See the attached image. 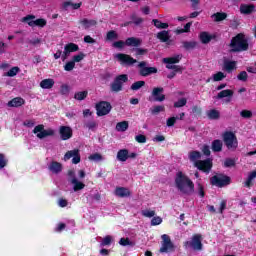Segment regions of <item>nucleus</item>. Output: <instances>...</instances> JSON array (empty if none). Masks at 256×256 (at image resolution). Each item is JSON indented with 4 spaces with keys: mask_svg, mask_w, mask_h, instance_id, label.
Instances as JSON below:
<instances>
[{
    "mask_svg": "<svg viewBox=\"0 0 256 256\" xmlns=\"http://www.w3.org/2000/svg\"><path fill=\"white\" fill-rule=\"evenodd\" d=\"M234 93L231 89L222 90L217 94L216 99H224V103H231Z\"/></svg>",
    "mask_w": 256,
    "mask_h": 256,
    "instance_id": "nucleus-14",
    "label": "nucleus"
},
{
    "mask_svg": "<svg viewBox=\"0 0 256 256\" xmlns=\"http://www.w3.org/2000/svg\"><path fill=\"white\" fill-rule=\"evenodd\" d=\"M7 166V160L5 159L4 154H0V169H3Z\"/></svg>",
    "mask_w": 256,
    "mask_h": 256,
    "instance_id": "nucleus-63",
    "label": "nucleus"
},
{
    "mask_svg": "<svg viewBox=\"0 0 256 256\" xmlns=\"http://www.w3.org/2000/svg\"><path fill=\"white\" fill-rule=\"evenodd\" d=\"M127 129H129V122H127V121L118 122L116 124V131L123 133V132L127 131Z\"/></svg>",
    "mask_w": 256,
    "mask_h": 256,
    "instance_id": "nucleus-33",
    "label": "nucleus"
},
{
    "mask_svg": "<svg viewBox=\"0 0 256 256\" xmlns=\"http://www.w3.org/2000/svg\"><path fill=\"white\" fill-rule=\"evenodd\" d=\"M114 81L120 85V87H123V83H127L129 81V76L127 74H121L117 76Z\"/></svg>",
    "mask_w": 256,
    "mask_h": 256,
    "instance_id": "nucleus-32",
    "label": "nucleus"
},
{
    "mask_svg": "<svg viewBox=\"0 0 256 256\" xmlns=\"http://www.w3.org/2000/svg\"><path fill=\"white\" fill-rule=\"evenodd\" d=\"M76 51H79V45L75 43H69L66 44L64 47V52L62 54V61H65L71 53H75Z\"/></svg>",
    "mask_w": 256,
    "mask_h": 256,
    "instance_id": "nucleus-15",
    "label": "nucleus"
},
{
    "mask_svg": "<svg viewBox=\"0 0 256 256\" xmlns=\"http://www.w3.org/2000/svg\"><path fill=\"white\" fill-rule=\"evenodd\" d=\"M48 169L51 171V173H55L57 175L63 171V165L59 162L53 161L48 166Z\"/></svg>",
    "mask_w": 256,
    "mask_h": 256,
    "instance_id": "nucleus-20",
    "label": "nucleus"
},
{
    "mask_svg": "<svg viewBox=\"0 0 256 256\" xmlns=\"http://www.w3.org/2000/svg\"><path fill=\"white\" fill-rule=\"evenodd\" d=\"M212 18L216 22L225 21V19H227V13H221V12L215 13L212 15Z\"/></svg>",
    "mask_w": 256,
    "mask_h": 256,
    "instance_id": "nucleus-40",
    "label": "nucleus"
},
{
    "mask_svg": "<svg viewBox=\"0 0 256 256\" xmlns=\"http://www.w3.org/2000/svg\"><path fill=\"white\" fill-rule=\"evenodd\" d=\"M85 127L87 129H90L91 131H93V129H97V122H95V121L86 122Z\"/></svg>",
    "mask_w": 256,
    "mask_h": 256,
    "instance_id": "nucleus-57",
    "label": "nucleus"
},
{
    "mask_svg": "<svg viewBox=\"0 0 256 256\" xmlns=\"http://www.w3.org/2000/svg\"><path fill=\"white\" fill-rule=\"evenodd\" d=\"M132 51H135L137 56L147 54V49L133 48Z\"/></svg>",
    "mask_w": 256,
    "mask_h": 256,
    "instance_id": "nucleus-62",
    "label": "nucleus"
},
{
    "mask_svg": "<svg viewBox=\"0 0 256 256\" xmlns=\"http://www.w3.org/2000/svg\"><path fill=\"white\" fill-rule=\"evenodd\" d=\"M139 67V75L142 77H149V75H153L157 73V68L156 67H147V62L142 61L138 64Z\"/></svg>",
    "mask_w": 256,
    "mask_h": 256,
    "instance_id": "nucleus-12",
    "label": "nucleus"
},
{
    "mask_svg": "<svg viewBox=\"0 0 256 256\" xmlns=\"http://www.w3.org/2000/svg\"><path fill=\"white\" fill-rule=\"evenodd\" d=\"M69 159H72L73 165H78V163H81V151L79 149L67 151L64 155L63 160L69 161Z\"/></svg>",
    "mask_w": 256,
    "mask_h": 256,
    "instance_id": "nucleus-8",
    "label": "nucleus"
},
{
    "mask_svg": "<svg viewBox=\"0 0 256 256\" xmlns=\"http://www.w3.org/2000/svg\"><path fill=\"white\" fill-rule=\"evenodd\" d=\"M33 133H35L38 137V139H45V137H52V135H55V131L53 129H47L45 130V126L43 124L37 125Z\"/></svg>",
    "mask_w": 256,
    "mask_h": 256,
    "instance_id": "nucleus-7",
    "label": "nucleus"
},
{
    "mask_svg": "<svg viewBox=\"0 0 256 256\" xmlns=\"http://www.w3.org/2000/svg\"><path fill=\"white\" fill-rule=\"evenodd\" d=\"M187 105V98H181L177 102L174 103V107L179 109L181 107H185Z\"/></svg>",
    "mask_w": 256,
    "mask_h": 256,
    "instance_id": "nucleus-47",
    "label": "nucleus"
},
{
    "mask_svg": "<svg viewBox=\"0 0 256 256\" xmlns=\"http://www.w3.org/2000/svg\"><path fill=\"white\" fill-rule=\"evenodd\" d=\"M141 87H145V81H143V80L134 82V83L131 85L130 89H131L132 91H139V89H141Z\"/></svg>",
    "mask_w": 256,
    "mask_h": 256,
    "instance_id": "nucleus-41",
    "label": "nucleus"
},
{
    "mask_svg": "<svg viewBox=\"0 0 256 256\" xmlns=\"http://www.w3.org/2000/svg\"><path fill=\"white\" fill-rule=\"evenodd\" d=\"M33 19H35V15H27L22 18V23H27L29 25V23H34L35 20Z\"/></svg>",
    "mask_w": 256,
    "mask_h": 256,
    "instance_id": "nucleus-54",
    "label": "nucleus"
},
{
    "mask_svg": "<svg viewBox=\"0 0 256 256\" xmlns=\"http://www.w3.org/2000/svg\"><path fill=\"white\" fill-rule=\"evenodd\" d=\"M185 249H193V251H203V236L195 234L191 240L184 242Z\"/></svg>",
    "mask_w": 256,
    "mask_h": 256,
    "instance_id": "nucleus-4",
    "label": "nucleus"
},
{
    "mask_svg": "<svg viewBox=\"0 0 256 256\" xmlns=\"http://www.w3.org/2000/svg\"><path fill=\"white\" fill-rule=\"evenodd\" d=\"M111 109H113V107L111 106V103L107 101H101L98 104H96V111L98 117L109 115V113H111Z\"/></svg>",
    "mask_w": 256,
    "mask_h": 256,
    "instance_id": "nucleus-9",
    "label": "nucleus"
},
{
    "mask_svg": "<svg viewBox=\"0 0 256 256\" xmlns=\"http://www.w3.org/2000/svg\"><path fill=\"white\" fill-rule=\"evenodd\" d=\"M255 11V5L253 4H241L240 5V13L242 15H251Z\"/></svg>",
    "mask_w": 256,
    "mask_h": 256,
    "instance_id": "nucleus-19",
    "label": "nucleus"
},
{
    "mask_svg": "<svg viewBox=\"0 0 256 256\" xmlns=\"http://www.w3.org/2000/svg\"><path fill=\"white\" fill-rule=\"evenodd\" d=\"M163 223V218L161 216H153L151 220V225L155 227L156 225H161Z\"/></svg>",
    "mask_w": 256,
    "mask_h": 256,
    "instance_id": "nucleus-49",
    "label": "nucleus"
},
{
    "mask_svg": "<svg viewBox=\"0 0 256 256\" xmlns=\"http://www.w3.org/2000/svg\"><path fill=\"white\" fill-rule=\"evenodd\" d=\"M143 217H148L151 219V217H155V210H142Z\"/></svg>",
    "mask_w": 256,
    "mask_h": 256,
    "instance_id": "nucleus-52",
    "label": "nucleus"
},
{
    "mask_svg": "<svg viewBox=\"0 0 256 256\" xmlns=\"http://www.w3.org/2000/svg\"><path fill=\"white\" fill-rule=\"evenodd\" d=\"M175 186L181 195H193V193H195V184L183 172L176 174Z\"/></svg>",
    "mask_w": 256,
    "mask_h": 256,
    "instance_id": "nucleus-1",
    "label": "nucleus"
},
{
    "mask_svg": "<svg viewBox=\"0 0 256 256\" xmlns=\"http://www.w3.org/2000/svg\"><path fill=\"white\" fill-rule=\"evenodd\" d=\"M166 69H172L175 73H183V67L175 64H166Z\"/></svg>",
    "mask_w": 256,
    "mask_h": 256,
    "instance_id": "nucleus-42",
    "label": "nucleus"
},
{
    "mask_svg": "<svg viewBox=\"0 0 256 256\" xmlns=\"http://www.w3.org/2000/svg\"><path fill=\"white\" fill-rule=\"evenodd\" d=\"M222 139L227 149L230 151H235L239 147V142L237 141V136L233 132H225L222 135Z\"/></svg>",
    "mask_w": 256,
    "mask_h": 256,
    "instance_id": "nucleus-5",
    "label": "nucleus"
},
{
    "mask_svg": "<svg viewBox=\"0 0 256 256\" xmlns=\"http://www.w3.org/2000/svg\"><path fill=\"white\" fill-rule=\"evenodd\" d=\"M110 89L112 93H119V91H123V87L116 81H113V83L110 85Z\"/></svg>",
    "mask_w": 256,
    "mask_h": 256,
    "instance_id": "nucleus-43",
    "label": "nucleus"
},
{
    "mask_svg": "<svg viewBox=\"0 0 256 256\" xmlns=\"http://www.w3.org/2000/svg\"><path fill=\"white\" fill-rule=\"evenodd\" d=\"M87 95H88V92H87V91H81V92H77V93L74 95V98H75L77 101H83V99H86V98H87Z\"/></svg>",
    "mask_w": 256,
    "mask_h": 256,
    "instance_id": "nucleus-45",
    "label": "nucleus"
},
{
    "mask_svg": "<svg viewBox=\"0 0 256 256\" xmlns=\"http://www.w3.org/2000/svg\"><path fill=\"white\" fill-rule=\"evenodd\" d=\"M19 73V67H13L7 72L8 77H15Z\"/></svg>",
    "mask_w": 256,
    "mask_h": 256,
    "instance_id": "nucleus-56",
    "label": "nucleus"
},
{
    "mask_svg": "<svg viewBox=\"0 0 256 256\" xmlns=\"http://www.w3.org/2000/svg\"><path fill=\"white\" fill-rule=\"evenodd\" d=\"M115 58L118 59V61L121 62V65H135L137 63V60H135L133 57L127 55V54H116Z\"/></svg>",
    "mask_w": 256,
    "mask_h": 256,
    "instance_id": "nucleus-13",
    "label": "nucleus"
},
{
    "mask_svg": "<svg viewBox=\"0 0 256 256\" xmlns=\"http://www.w3.org/2000/svg\"><path fill=\"white\" fill-rule=\"evenodd\" d=\"M68 177L69 182L71 183V185H73V191H81L85 189V184L77 179V177L75 176V171L69 170Z\"/></svg>",
    "mask_w": 256,
    "mask_h": 256,
    "instance_id": "nucleus-10",
    "label": "nucleus"
},
{
    "mask_svg": "<svg viewBox=\"0 0 256 256\" xmlns=\"http://www.w3.org/2000/svg\"><path fill=\"white\" fill-rule=\"evenodd\" d=\"M181 59H183V55L178 54L173 57L163 58L162 61L165 64L175 65V64L179 63V61H181Z\"/></svg>",
    "mask_w": 256,
    "mask_h": 256,
    "instance_id": "nucleus-22",
    "label": "nucleus"
},
{
    "mask_svg": "<svg viewBox=\"0 0 256 256\" xmlns=\"http://www.w3.org/2000/svg\"><path fill=\"white\" fill-rule=\"evenodd\" d=\"M60 93L61 95H69V86H67V84H63L60 87Z\"/></svg>",
    "mask_w": 256,
    "mask_h": 256,
    "instance_id": "nucleus-61",
    "label": "nucleus"
},
{
    "mask_svg": "<svg viewBox=\"0 0 256 256\" xmlns=\"http://www.w3.org/2000/svg\"><path fill=\"white\" fill-rule=\"evenodd\" d=\"M211 183L216 187H225L231 183V178L225 175H215L211 178Z\"/></svg>",
    "mask_w": 256,
    "mask_h": 256,
    "instance_id": "nucleus-11",
    "label": "nucleus"
},
{
    "mask_svg": "<svg viewBox=\"0 0 256 256\" xmlns=\"http://www.w3.org/2000/svg\"><path fill=\"white\" fill-rule=\"evenodd\" d=\"M157 39H159L162 43H167L171 39V35H169V31L163 30L157 33Z\"/></svg>",
    "mask_w": 256,
    "mask_h": 256,
    "instance_id": "nucleus-24",
    "label": "nucleus"
},
{
    "mask_svg": "<svg viewBox=\"0 0 256 256\" xmlns=\"http://www.w3.org/2000/svg\"><path fill=\"white\" fill-rule=\"evenodd\" d=\"M211 39H213V37L209 35V33L207 32H202L200 34V41L204 43V45H207V43H210Z\"/></svg>",
    "mask_w": 256,
    "mask_h": 256,
    "instance_id": "nucleus-38",
    "label": "nucleus"
},
{
    "mask_svg": "<svg viewBox=\"0 0 256 256\" xmlns=\"http://www.w3.org/2000/svg\"><path fill=\"white\" fill-rule=\"evenodd\" d=\"M234 69H237L236 61L225 60L223 65V70L227 71V73H232Z\"/></svg>",
    "mask_w": 256,
    "mask_h": 256,
    "instance_id": "nucleus-21",
    "label": "nucleus"
},
{
    "mask_svg": "<svg viewBox=\"0 0 256 256\" xmlns=\"http://www.w3.org/2000/svg\"><path fill=\"white\" fill-rule=\"evenodd\" d=\"M212 151H214V153H221V151H223V142L221 140H214L212 142Z\"/></svg>",
    "mask_w": 256,
    "mask_h": 256,
    "instance_id": "nucleus-28",
    "label": "nucleus"
},
{
    "mask_svg": "<svg viewBox=\"0 0 256 256\" xmlns=\"http://www.w3.org/2000/svg\"><path fill=\"white\" fill-rule=\"evenodd\" d=\"M231 53H241L249 49V40L245 37V34L239 33L231 39L230 42Z\"/></svg>",
    "mask_w": 256,
    "mask_h": 256,
    "instance_id": "nucleus-3",
    "label": "nucleus"
},
{
    "mask_svg": "<svg viewBox=\"0 0 256 256\" xmlns=\"http://www.w3.org/2000/svg\"><path fill=\"white\" fill-rule=\"evenodd\" d=\"M111 241H113V237L110 236V235H108V236H106V237L102 240L101 245H102L103 247H105L106 245H111Z\"/></svg>",
    "mask_w": 256,
    "mask_h": 256,
    "instance_id": "nucleus-59",
    "label": "nucleus"
},
{
    "mask_svg": "<svg viewBox=\"0 0 256 256\" xmlns=\"http://www.w3.org/2000/svg\"><path fill=\"white\" fill-rule=\"evenodd\" d=\"M256 179V171H252L249 173L246 181L244 182L245 187H253V180Z\"/></svg>",
    "mask_w": 256,
    "mask_h": 256,
    "instance_id": "nucleus-30",
    "label": "nucleus"
},
{
    "mask_svg": "<svg viewBox=\"0 0 256 256\" xmlns=\"http://www.w3.org/2000/svg\"><path fill=\"white\" fill-rule=\"evenodd\" d=\"M241 117H243L244 119H251L253 117V112L249 111V110H242L240 112Z\"/></svg>",
    "mask_w": 256,
    "mask_h": 256,
    "instance_id": "nucleus-51",
    "label": "nucleus"
},
{
    "mask_svg": "<svg viewBox=\"0 0 256 256\" xmlns=\"http://www.w3.org/2000/svg\"><path fill=\"white\" fill-rule=\"evenodd\" d=\"M53 85H55V80L51 78L44 79L40 82L41 89H53Z\"/></svg>",
    "mask_w": 256,
    "mask_h": 256,
    "instance_id": "nucleus-26",
    "label": "nucleus"
},
{
    "mask_svg": "<svg viewBox=\"0 0 256 256\" xmlns=\"http://www.w3.org/2000/svg\"><path fill=\"white\" fill-rule=\"evenodd\" d=\"M59 133L62 141H67L73 137V129H71L69 126H61L59 128Z\"/></svg>",
    "mask_w": 256,
    "mask_h": 256,
    "instance_id": "nucleus-16",
    "label": "nucleus"
},
{
    "mask_svg": "<svg viewBox=\"0 0 256 256\" xmlns=\"http://www.w3.org/2000/svg\"><path fill=\"white\" fill-rule=\"evenodd\" d=\"M248 77H249V75L245 71H242L238 74L237 79H238V81L245 82V81H247Z\"/></svg>",
    "mask_w": 256,
    "mask_h": 256,
    "instance_id": "nucleus-55",
    "label": "nucleus"
},
{
    "mask_svg": "<svg viewBox=\"0 0 256 256\" xmlns=\"http://www.w3.org/2000/svg\"><path fill=\"white\" fill-rule=\"evenodd\" d=\"M75 69V61H69L64 65V71H73Z\"/></svg>",
    "mask_w": 256,
    "mask_h": 256,
    "instance_id": "nucleus-53",
    "label": "nucleus"
},
{
    "mask_svg": "<svg viewBox=\"0 0 256 256\" xmlns=\"http://www.w3.org/2000/svg\"><path fill=\"white\" fill-rule=\"evenodd\" d=\"M188 158L192 163H194V166L199 169V171H203L204 173H210L213 162L211 159L206 160H199L201 159V152L199 151H191L188 154Z\"/></svg>",
    "mask_w": 256,
    "mask_h": 256,
    "instance_id": "nucleus-2",
    "label": "nucleus"
},
{
    "mask_svg": "<svg viewBox=\"0 0 256 256\" xmlns=\"http://www.w3.org/2000/svg\"><path fill=\"white\" fill-rule=\"evenodd\" d=\"M114 195H116V197H120L121 199L131 197V190L125 187H116Z\"/></svg>",
    "mask_w": 256,
    "mask_h": 256,
    "instance_id": "nucleus-18",
    "label": "nucleus"
},
{
    "mask_svg": "<svg viewBox=\"0 0 256 256\" xmlns=\"http://www.w3.org/2000/svg\"><path fill=\"white\" fill-rule=\"evenodd\" d=\"M47 25V20L43 18H39L34 20L33 22H29V27H45Z\"/></svg>",
    "mask_w": 256,
    "mask_h": 256,
    "instance_id": "nucleus-31",
    "label": "nucleus"
},
{
    "mask_svg": "<svg viewBox=\"0 0 256 256\" xmlns=\"http://www.w3.org/2000/svg\"><path fill=\"white\" fill-rule=\"evenodd\" d=\"M213 81H223L227 77L223 72H217L213 76Z\"/></svg>",
    "mask_w": 256,
    "mask_h": 256,
    "instance_id": "nucleus-50",
    "label": "nucleus"
},
{
    "mask_svg": "<svg viewBox=\"0 0 256 256\" xmlns=\"http://www.w3.org/2000/svg\"><path fill=\"white\" fill-rule=\"evenodd\" d=\"M85 59V54L83 52H80L77 55H74L72 58V61H74V63H81V61H83Z\"/></svg>",
    "mask_w": 256,
    "mask_h": 256,
    "instance_id": "nucleus-48",
    "label": "nucleus"
},
{
    "mask_svg": "<svg viewBox=\"0 0 256 256\" xmlns=\"http://www.w3.org/2000/svg\"><path fill=\"white\" fill-rule=\"evenodd\" d=\"M88 159L94 163H100V161H103L105 158L100 153H93L88 157Z\"/></svg>",
    "mask_w": 256,
    "mask_h": 256,
    "instance_id": "nucleus-37",
    "label": "nucleus"
},
{
    "mask_svg": "<svg viewBox=\"0 0 256 256\" xmlns=\"http://www.w3.org/2000/svg\"><path fill=\"white\" fill-rule=\"evenodd\" d=\"M152 23L156 29H168L169 24L168 23H163L159 19H153Z\"/></svg>",
    "mask_w": 256,
    "mask_h": 256,
    "instance_id": "nucleus-35",
    "label": "nucleus"
},
{
    "mask_svg": "<svg viewBox=\"0 0 256 256\" xmlns=\"http://www.w3.org/2000/svg\"><path fill=\"white\" fill-rule=\"evenodd\" d=\"M22 105H25V99L21 97L13 98L7 103L8 107H22Z\"/></svg>",
    "mask_w": 256,
    "mask_h": 256,
    "instance_id": "nucleus-23",
    "label": "nucleus"
},
{
    "mask_svg": "<svg viewBox=\"0 0 256 256\" xmlns=\"http://www.w3.org/2000/svg\"><path fill=\"white\" fill-rule=\"evenodd\" d=\"M224 167H235V160L233 159H226L224 162Z\"/></svg>",
    "mask_w": 256,
    "mask_h": 256,
    "instance_id": "nucleus-64",
    "label": "nucleus"
},
{
    "mask_svg": "<svg viewBox=\"0 0 256 256\" xmlns=\"http://www.w3.org/2000/svg\"><path fill=\"white\" fill-rule=\"evenodd\" d=\"M165 90L163 87H155L152 90V97L154 98V101L163 102L165 100V95L163 94Z\"/></svg>",
    "mask_w": 256,
    "mask_h": 256,
    "instance_id": "nucleus-17",
    "label": "nucleus"
},
{
    "mask_svg": "<svg viewBox=\"0 0 256 256\" xmlns=\"http://www.w3.org/2000/svg\"><path fill=\"white\" fill-rule=\"evenodd\" d=\"M182 45L186 51H191V49H195L197 47L196 41H183Z\"/></svg>",
    "mask_w": 256,
    "mask_h": 256,
    "instance_id": "nucleus-36",
    "label": "nucleus"
},
{
    "mask_svg": "<svg viewBox=\"0 0 256 256\" xmlns=\"http://www.w3.org/2000/svg\"><path fill=\"white\" fill-rule=\"evenodd\" d=\"M135 141H137V143H147V137L143 134H140L135 136Z\"/></svg>",
    "mask_w": 256,
    "mask_h": 256,
    "instance_id": "nucleus-60",
    "label": "nucleus"
},
{
    "mask_svg": "<svg viewBox=\"0 0 256 256\" xmlns=\"http://www.w3.org/2000/svg\"><path fill=\"white\" fill-rule=\"evenodd\" d=\"M131 19L135 25H141V23H143V18L137 17L136 14H132Z\"/></svg>",
    "mask_w": 256,
    "mask_h": 256,
    "instance_id": "nucleus-58",
    "label": "nucleus"
},
{
    "mask_svg": "<svg viewBox=\"0 0 256 256\" xmlns=\"http://www.w3.org/2000/svg\"><path fill=\"white\" fill-rule=\"evenodd\" d=\"M162 242L160 247V253H169L175 251V245L171 241V237L167 234L161 236Z\"/></svg>",
    "mask_w": 256,
    "mask_h": 256,
    "instance_id": "nucleus-6",
    "label": "nucleus"
},
{
    "mask_svg": "<svg viewBox=\"0 0 256 256\" xmlns=\"http://www.w3.org/2000/svg\"><path fill=\"white\" fill-rule=\"evenodd\" d=\"M117 159H118V161L125 163V161H127V159H129V150H127V149L119 150L117 153Z\"/></svg>",
    "mask_w": 256,
    "mask_h": 256,
    "instance_id": "nucleus-25",
    "label": "nucleus"
},
{
    "mask_svg": "<svg viewBox=\"0 0 256 256\" xmlns=\"http://www.w3.org/2000/svg\"><path fill=\"white\" fill-rule=\"evenodd\" d=\"M119 245L122 247H135V242L129 240V238H121L119 241Z\"/></svg>",
    "mask_w": 256,
    "mask_h": 256,
    "instance_id": "nucleus-39",
    "label": "nucleus"
},
{
    "mask_svg": "<svg viewBox=\"0 0 256 256\" xmlns=\"http://www.w3.org/2000/svg\"><path fill=\"white\" fill-rule=\"evenodd\" d=\"M125 43L128 47H139L142 41L139 38L130 37L125 41Z\"/></svg>",
    "mask_w": 256,
    "mask_h": 256,
    "instance_id": "nucleus-27",
    "label": "nucleus"
},
{
    "mask_svg": "<svg viewBox=\"0 0 256 256\" xmlns=\"http://www.w3.org/2000/svg\"><path fill=\"white\" fill-rule=\"evenodd\" d=\"M80 23L84 27V29H91V27H95V25H97L96 20H89L87 18L81 20Z\"/></svg>",
    "mask_w": 256,
    "mask_h": 256,
    "instance_id": "nucleus-29",
    "label": "nucleus"
},
{
    "mask_svg": "<svg viewBox=\"0 0 256 256\" xmlns=\"http://www.w3.org/2000/svg\"><path fill=\"white\" fill-rule=\"evenodd\" d=\"M207 117H209L212 120L219 119L220 113H219V111L212 109L207 112Z\"/></svg>",
    "mask_w": 256,
    "mask_h": 256,
    "instance_id": "nucleus-44",
    "label": "nucleus"
},
{
    "mask_svg": "<svg viewBox=\"0 0 256 256\" xmlns=\"http://www.w3.org/2000/svg\"><path fill=\"white\" fill-rule=\"evenodd\" d=\"M69 7H72L73 9H79L81 7V3H73L70 1H66L62 4V9H64V11H67V9H69Z\"/></svg>",
    "mask_w": 256,
    "mask_h": 256,
    "instance_id": "nucleus-34",
    "label": "nucleus"
},
{
    "mask_svg": "<svg viewBox=\"0 0 256 256\" xmlns=\"http://www.w3.org/2000/svg\"><path fill=\"white\" fill-rule=\"evenodd\" d=\"M152 115H158V113H161L163 111H165V106H154L153 108L150 109Z\"/></svg>",
    "mask_w": 256,
    "mask_h": 256,
    "instance_id": "nucleus-46",
    "label": "nucleus"
}]
</instances>
